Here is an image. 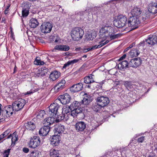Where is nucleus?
Returning <instances> with one entry per match:
<instances>
[{
	"label": "nucleus",
	"instance_id": "f257e3e1",
	"mask_svg": "<svg viewBox=\"0 0 157 157\" xmlns=\"http://www.w3.org/2000/svg\"><path fill=\"white\" fill-rule=\"evenodd\" d=\"M84 31L81 28L75 27L72 30L71 36L72 39L75 41H78L82 38Z\"/></svg>",
	"mask_w": 157,
	"mask_h": 157
},
{
	"label": "nucleus",
	"instance_id": "f03ea898",
	"mask_svg": "<svg viewBox=\"0 0 157 157\" xmlns=\"http://www.w3.org/2000/svg\"><path fill=\"white\" fill-rule=\"evenodd\" d=\"M26 103V101L24 99L19 98L13 103V108L15 111H20L23 108Z\"/></svg>",
	"mask_w": 157,
	"mask_h": 157
},
{
	"label": "nucleus",
	"instance_id": "7ed1b4c3",
	"mask_svg": "<svg viewBox=\"0 0 157 157\" xmlns=\"http://www.w3.org/2000/svg\"><path fill=\"white\" fill-rule=\"evenodd\" d=\"M140 23V21L138 17H132L128 20L127 23V26L131 28L132 30L138 28Z\"/></svg>",
	"mask_w": 157,
	"mask_h": 157
},
{
	"label": "nucleus",
	"instance_id": "20e7f679",
	"mask_svg": "<svg viewBox=\"0 0 157 157\" xmlns=\"http://www.w3.org/2000/svg\"><path fill=\"white\" fill-rule=\"evenodd\" d=\"M146 42L149 44L154 45L157 43V36L155 35L150 36L146 40V41L141 42L138 45V47H143Z\"/></svg>",
	"mask_w": 157,
	"mask_h": 157
},
{
	"label": "nucleus",
	"instance_id": "39448f33",
	"mask_svg": "<svg viewBox=\"0 0 157 157\" xmlns=\"http://www.w3.org/2000/svg\"><path fill=\"white\" fill-rule=\"evenodd\" d=\"M40 140L39 136H34L31 137L29 144V147L31 148H35L40 144Z\"/></svg>",
	"mask_w": 157,
	"mask_h": 157
},
{
	"label": "nucleus",
	"instance_id": "423d86ee",
	"mask_svg": "<svg viewBox=\"0 0 157 157\" xmlns=\"http://www.w3.org/2000/svg\"><path fill=\"white\" fill-rule=\"evenodd\" d=\"M63 105H66L70 103L71 98L70 95L67 93L60 95L57 99Z\"/></svg>",
	"mask_w": 157,
	"mask_h": 157
},
{
	"label": "nucleus",
	"instance_id": "0eeeda50",
	"mask_svg": "<svg viewBox=\"0 0 157 157\" xmlns=\"http://www.w3.org/2000/svg\"><path fill=\"white\" fill-rule=\"evenodd\" d=\"M52 28V25L49 22H44L41 25L40 29L41 32L44 33H49Z\"/></svg>",
	"mask_w": 157,
	"mask_h": 157
},
{
	"label": "nucleus",
	"instance_id": "6e6552de",
	"mask_svg": "<svg viewBox=\"0 0 157 157\" xmlns=\"http://www.w3.org/2000/svg\"><path fill=\"white\" fill-rule=\"evenodd\" d=\"M13 110H14L11 105L5 106L2 110L1 109V115L4 117H10L13 114Z\"/></svg>",
	"mask_w": 157,
	"mask_h": 157
},
{
	"label": "nucleus",
	"instance_id": "1a4fd4ad",
	"mask_svg": "<svg viewBox=\"0 0 157 157\" xmlns=\"http://www.w3.org/2000/svg\"><path fill=\"white\" fill-rule=\"evenodd\" d=\"M60 108L58 104L56 103H52L49 107V113L52 115L55 116L57 114L58 110Z\"/></svg>",
	"mask_w": 157,
	"mask_h": 157
},
{
	"label": "nucleus",
	"instance_id": "9d476101",
	"mask_svg": "<svg viewBox=\"0 0 157 157\" xmlns=\"http://www.w3.org/2000/svg\"><path fill=\"white\" fill-rule=\"evenodd\" d=\"M97 101L101 106L103 107L106 106L109 104V100L108 97L101 96L97 98Z\"/></svg>",
	"mask_w": 157,
	"mask_h": 157
},
{
	"label": "nucleus",
	"instance_id": "9b49d317",
	"mask_svg": "<svg viewBox=\"0 0 157 157\" xmlns=\"http://www.w3.org/2000/svg\"><path fill=\"white\" fill-rule=\"evenodd\" d=\"M66 81L64 80H62L56 84L53 88L54 92L56 93L62 90L65 87Z\"/></svg>",
	"mask_w": 157,
	"mask_h": 157
},
{
	"label": "nucleus",
	"instance_id": "f8f14e48",
	"mask_svg": "<svg viewBox=\"0 0 157 157\" xmlns=\"http://www.w3.org/2000/svg\"><path fill=\"white\" fill-rule=\"evenodd\" d=\"M111 27L109 26H102L100 30V35L103 36V37L106 39L108 36L109 33V29H110Z\"/></svg>",
	"mask_w": 157,
	"mask_h": 157
},
{
	"label": "nucleus",
	"instance_id": "ddd939ff",
	"mask_svg": "<svg viewBox=\"0 0 157 157\" xmlns=\"http://www.w3.org/2000/svg\"><path fill=\"white\" fill-rule=\"evenodd\" d=\"M148 12L153 15L157 13V3L151 2L149 3L147 7Z\"/></svg>",
	"mask_w": 157,
	"mask_h": 157
},
{
	"label": "nucleus",
	"instance_id": "4468645a",
	"mask_svg": "<svg viewBox=\"0 0 157 157\" xmlns=\"http://www.w3.org/2000/svg\"><path fill=\"white\" fill-rule=\"evenodd\" d=\"M142 12V11L140 8L135 6L132 9L130 13L132 17L139 18Z\"/></svg>",
	"mask_w": 157,
	"mask_h": 157
},
{
	"label": "nucleus",
	"instance_id": "2eb2a0df",
	"mask_svg": "<svg viewBox=\"0 0 157 157\" xmlns=\"http://www.w3.org/2000/svg\"><path fill=\"white\" fill-rule=\"evenodd\" d=\"M83 87V84L82 83H78L72 86L70 88V90L72 92L75 93L81 90Z\"/></svg>",
	"mask_w": 157,
	"mask_h": 157
},
{
	"label": "nucleus",
	"instance_id": "dca6fc26",
	"mask_svg": "<svg viewBox=\"0 0 157 157\" xmlns=\"http://www.w3.org/2000/svg\"><path fill=\"white\" fill-rule=\"evenodd\" d=\"M60 141V137L59 135L56 134L53 136L52 139L50 140L51 144L53 146H58Z\"/></svg>",
	"mask_w": 157,
	"mask_h": 157
},
{
	"label": "nucleus",
	"instance_id": "f3484780",
	"mask_svg": "<svg viewBox=\"0 0 157 157\" xmlns=\"http://www.w3.org/2000/svg\"><path fill=\"white\" fill-rule=\"evenodd\" d=\"M86 127V124L82 121L78 122L75 125V128L78 132H82L84 130Z\"/></svg>",
	"mask_w": 157,
	"mask_h": 157
},
{
	"label": "nucleus",
	"instance_id": "a211bd4d",
	"mask_svg": "<svg viewBox=\"0 0 157 157\" xmlns=\"http://www.w3.org/2000/svg\"><path fill=\"white\" fill-rule=\"evenodd\" d=\"M65 130V127L64 125L61 124H58L55 126L54 132L56 134H58L63 133Z\"/></svg>",
	"mask_w": 157,
	"mask_h": 157
},
{
	"label": "nucleus",
	"instance_id": "6ab92c4d",
	"mask_svg": "<svg viewBox=\"0 0 157 157\" xmlns=\"http://www.w3.org/2000/svg\"><path fill=\"white\" fill-rule=\"evenodd\" d=\"M70 49L69 47L67 45H56L52 50L53 52H55L57 50L60 51H67Z\"/></svg>",
	"mask_w": 157,
	"mask_h": 157
},
{
	"label": "nucleus",
	"instance_id": "aec40b11",
	"mask_svg": "<svg viewBox=\"0 0 157 157\" xmlns=\"http://www.w3.org/2000/svg\"><path fill=\"white\" fill-rule=\"evenodd\" d=\"M141 61L140 59L134 58L132 59L129 63L130 67H136L141 64Z\"/></svg>",
	"mask_w": 157,
	"mask_h": 157
},
{
	"label": "nucleus",
	"instance_id": "412c9836",
	"mask_svg": "<svg viewBox=\"0 0 157 157\" xmlns=\"http://www.w3.org/2000/svg\"><path fill=\"white\" fill-rule=\"evenodd\" d=\"M50 130V128L49 126L44 125L39 131V134L42 136H45L49 132Z\"/></svg>",
	"mask_w": 157,
	"mask_h": 157
},
{
	"label": "nucleus",
	"instance_id": "4be33fe9",
	"mask_svg": "<svg viewBox=\"0 0 157 157\" xmlns=\"http://www.w3.org/2000/svg\"><path fill=\"white\" fill-rule=\"evenodd\" d=\"M60 75V73L57 71L52 72L50 75L49 78L52 81L56 80Z\"/></svg>",
	"mask_w": 157,
	"mask_h": 157
},
{
	"label": "nucleus",
	"instance_id": "5701e85b",
	"mask_svg": "<svg viewBox=\"0 0 157 157\" xmlns=\"http://www.w3.org/2000/svg\"><path fill=\"white\" fill-rule=\"evenodd\" d=\"M55 121L53 117H49L45 118L44 121L43 123L44 125L49 126L53 124Z\"/></svg>",
	"mask_w": 157,
	"mask_h": 157
},
{
	"label": "nucleus",
	"instance_id": "b1692460",
	"mask_svg": "<svg viewBox=\"0 0 157 157\" xmlns=\"http://www.w3.org/2000/svg\"><path fill=\"white\" fill-rule=\"evenodd\" d=\"M24 125L26 128L29 130L33 131L36 127L35 124L33 121H30L25 123Z\"/></svg>",
	"mask_w": 157,
	"mask_h": 157
},
{
	"label": "nucleus",
	"instance_id": "393cba45",
	"mask_svg": "<svg viewBox=\"0 0 157 157\" xmlns=\"http://www.w3.org/2000/svg\"><path fill=\"white\" fill-rule=\"evenodd\" d=\"M71 110V116L73 117V118L76 117L77 115L81 113L82 111V109L81 108H79L77 109H70Z\"/></svg>",
	"mask_w": 157,
	"mask_h": 157
},
{
	"label": "nucleus",
	"instance_id": "a878e982",
	"mask_svg": "<svg viewBox=\"0 0 157 157\" xmlns=\"http://www.w3.org/2000/svg\"><path fill=\"white\" fill-rule=\"evenodd\" d=\"M96 34L95 31H91L86 35V37L88 40H92L96 36Z\"/></svg>",
	"mask_w": 157,
	"mask_h": 157
},
{
	"label": "nucleus",
	"instance_id": "bb28decb",
	"mask_svg": "<svg viewBox=\"0 0 157 157\" xmlns=\"http://www.w3.org/2000/svg\"><path fill=\"white\" fill-rule=\"evenodd\" d=\"M109 42V40H107L105 41H104V40H102L99 42V44L98 45H95L93 46L91 48H90L91 50L99 48L103 46L108 43Z\"/></svg>",
	"mask_w": 157,
	"mask_h": 157
},
{
	"label": "nucleus",
	"instance_id": "cd10ccee",
	"mask_svg": "<svg viewBox=\"0 0 157 157\" xmlns=\"http://www.w3.org/2000/svg\"><path fill=\"white\" fill-rule=\"evenodd\" d=\"M94 75L90 74L87 76L85 77L84 78V82L86 84H90L94 82L93 76Z\"/></svg>",
	"mask_w": 157,
	"mask_h": 157
},
{
	"label": "nucleus",
	"instance_id": "c85d7f7f",
	"mask_svg": "<svg viewBox=\"0 0 157 157\" xmlns=\"http://www.w3.org/2000/svg\"><path fill=\"white\" fill-rule=\"evenodd\" d=\"M128 64L129 63L126 60L124 61L118 65V67L120 70H123L128 67Z\"/></svg>",
	"mask_w": 157,
	"mask_h": 157
},
{
	"label": "nucleus",
	"instance_id": "c756f323",
	"mask_svg": "<svg viewBox=\"0 0 157 157\" xmlns=\"http://www.w3.org/2000/svg\"><path fill=\"white\" fill-rule=\"evenodd\" d=\"M29 25L31 28H36L39 25V22L37 20L34 18H31L30 20Z\"/></svg>",
	"mask_w": 157,
	"mask_h": 157
},
{
	"label": "nucleus",
	"instance_id": "7c9ffc66",
	"mask_svg": "<svg viewBox=\"0 0 157 157\" xmlns=\"http://www.w3.org/2000/svg\"><path fill=\"white\" fill-rule=\"evenodd\" d=\"M59 152L58 150L51 149L50 153V157H58L59 155Z\"/></svg>",
	"mask_w": 157,
	"mask_h": 157
},
{
	"label": "nucleus",
	"instance_id": "2f4dec72",
	"mask_svg": "<svg viewBox=\"0 0 157 157\" xmlns=\"http://www.w3.org/2000/svg\"><path fill=\"white\" fill-rule=\"evenodd\" d=\"M11 137L12 141L11 145H12L13 144H14L15 142L18 140L17 136V135L16 134H14V133L12 134V135L11 134H10L8 136L7 138L9 139Z\"/></svg>",
	"mask_w": 157,
	"mask_h": 157
},
{
	"label": "nucleus",
	"instance_id": "473e14b6",
	"mask_svg": "<svg viewBox=\"0 0 157 157\" xmlns=\"http://www.w3.org/2000/svg\"><path fill=\"white\" fill-rule=\"evenodd\" d=\"M114 25L115 26L119 28H123L126 26L124 23L122 22L118 19L114 21Z\"/></svg>",
	"mask_w": 157,
	"mask_h": 157
},
{
	"label": "nucleus",
	"instance_id": "72a5a7b5",
	"mask_svg": "<svg viewBox=\"0 0 157 157\" xmlns=\"http://www.w3.org/2000/svg\"><path fill=\"white\" fill-rule=\"evenodd\" d=\"M140 52L137 49H133L129 52L130 56L132 57H136L140 54Z\"/></svg>",
	"mask_w": 157,
	"mask_h": 157
},
{
	"label": "nucleus",
	"instance_id": "f704fd0d",
	"mask_svg": "<svg viewBox=\"0 0 157 157\" xmlns=\"http://www.w3.org/2000/svg\"><path fill=\"white\" fill-rule=\"evenodd\" d=\"M81 105V102H79L77 101H75L73 103H71L69 106L70 109H77L79 108Z\"/></svg>",
	"mask_w": 157,
	"mask_h": 157
},
{
	"label": "nucleus",
	"instance_id": "c9c22d12",
	"mask_svg": "<svg viewBox=\"0 0 157 157\" xmlns=\"http://www.w3.org/2000/svg\"><path fill=\"white\" fill-rule=\"evenodd\" d=\"M117 19L121 21L122 22L124 23L126 26L127 25V23H126L127 18L125 16L121 14L120 15L117 17Z\"/></svg>",
	"mask_w": 157,
	"mask_h": 157
},
{
	"label": "nucleus",
	"instance_id": "e433bc0d",
	"mask_svg": "<svg viewBox=\"0 0 157 157\" xmlns=\"http://www.w3.org/2000/svg\"><path fill=\"white\" fill-rule=\"evenodd\" d=\"M102 107L99 104H93L92 106V109L96 112H98Z\"/></svg>",
	"mask_w": 157,
	"mask_h": 157
},
{
	"label": "nucleus",
	"instance_id": "4c0bfd02",
	"mask_svg": "<svg viewBox=\"0 0 157 157\" xmlns=\"http://www.w3.org/2000/svg\"><path fill=\"white\" fill-rule=\"evenodd\" d=\"M151 14L149 12H146L145 13L142 15V19L143 21H144L146 19L152 18Z\"/></svg>",
	"mask_w": 157,
	"mask_h": 157
},
{
	"label": "nucleus",
	"instance_id": "58836bf2",
	"mask_svg": "<svg viewBox=\"0 0 157 157\" xmlns=\"http://www.w3.org/2000/svg\"><path fill=\"white\" fill-rule=\"evenodd\" d=\"M108 36L107 37V38L108 37H110V38L111 40H114L117 38L121 36V34H114L113 33H109V35H108Z\"/></svg>",
	"mask_w": 157,
	"mask_h": 157
},
{
	"label": "nucleus",
	"instance_id": "ea45409f",
	"mask_svg": "<svg viewBox=\"0 0 157 157\" xmlns=\"http://www.w3.org/2000/svg\"><path fill=\"white\" fill-rule=\"evenodd\" d=\"M45 114V113L44 110H40L36 115V117L37 119H41L44 118V116Z\"/></svg>",
	"mask_w": 157,
	"mask_h": 157
},
{
	"label": "nucleus",
	"instance_id": "a19ab883",
	"mask_svg": "<svg viewBox=\"0 0 157 157\" xmlns=\"http://www.w3.org/2000/svg\"><path fill=\"white\" fill-rule=\"evenodd\" d=\"M124 85L127 88H131L133 87L132 84L129 81H125L124 83Z\"/></svg>",
	"mask_w": 157,
	"mask_h": 157
},
{
	"label": "nucleus",
	"instance_id": "79ce46f5",
	"mask_svg": "<svg viewBox=\"0 0 157 157\" xmlns=\"http://www.w3.org/2000/svg\"><path fill=\"white\" fill-rule=\"evenodd\" d=\"M52 40L55 43H60L61 42V39L59 37L57 36L54 35L52 37Z\"/></svg>",
	"mask_w": 157,
	"mask_h": 157
},
{
	"label": "nucleus",
	"instance_id": "37998d69",
	"mask_svg": "<svg viewBox=\"0 0 157 157\" xmlns=\"http://www.w3.org/2000/svg\"><path fill=\"white\" fill-rule=\"evenodd\" d=\"M34 64L37 65H42L44 64V61H41L40 59H36L34 61Z\"/></svg>",
	"mask_w": 157,
	"mask_h": 157
},
{
	"label": "nucleus",
	"instance_id": "c03bdc74",
	"mask_svg": "<svg viewBox=\"0 0 157 157\" xmlns=\"http://www.w3.org/2000/svg\"><path fill=\"white\" fill-rule=\"evenodd\" d=\"M70 108H69V106L68 107H66L63 108L62 109V113L64 114H68L70 113Z\"/></svg>",
	"mask_w": 157,
	"mask_h": 157
},
{
	"label": "nucleus",
	"instance_id": "a18cd8bd",
	"mask_svg": "<svg viewBox=\"0 0 157 157\" xmlns=\"http://www.w3.org/2000/svg\"><path fill=\"white\" fill-rule=\"evenodd\" d=\"M64 114L62 113L60 115L58 116L57 119H56V121L57 122H59L61 121L64 120V117H63Z\"/></svg>",
	"mask_w": 157,
	"mask_h": 157
},
{
	"label": "nucleus",
	"instance_id": "49530a36",
	"mask_svg": "<svg viewBox=\"0 0 157 157\" xmlns=\"http://www.w3.org/2000/svg\"><path fill=\"white\" fill-rule=\"evenodd\" d=\"M91 101H90L89 99H87L85 98H83V99L82 100V102H81L82 104H83L85 105H88Z\"/></svg>",
	"mask_w": 157,
	"mask_h": 157
},
{
	"label": "nucleus",
	"instance_id": "de8ad7c7",
	"mask_svg": "<svg viewBox=\"0 0 157 157\" xmlns=\"http://www.w3.org/2000/svg\"><path fill=\"white\" fill-rule=\"evenodd\" d=\"M82 61V58H80L78 59H74L71 60H70L71 65H72L74 63H77L78 62H81Z\"/></svg>",
	"mask_w": 157,
	"mask_h": 157
},
{
	"label": "nucleus",
	"instance_id": "09e8293b",
	"mask_svg": "<svg viewBox=\"0 0 157 157\" xmlns=\"http://www.w3.org/2000/svg\"><path fill=\"white\" fill-rule=\"evenodd\" d=\"M22 16L23 17H26L28 16L29 13V10L26 9H24L22 10Z\"/></svg>",
	"mask_w": 157,
	"mask_h": 157
},
{
	"label": "nucleus",
	"instance_id": "8fccbe9b",
	"mask_svg": "<svg viewBox=\"0 0 157 157\" xmlns=\"http://www.w3.org/2000/svg\"><path fill=\"white\" fill-rule=\"evenodd\" d=\"M86 12V10L84 11H77L75 13V14L76 15H77V16H82L84 15Z\"/></svg>",
	"mask_w": 157,
	"mask_h": 157
},
{
	"label": "nucleus",
	"instance_id": "3c124183",
	"mask_svg": "<svg viewBox=\"0 0 157 157\" xmlns=\"http://www.w3.org/2000/svg\"><path fill=\"white\" fill-rule=\"evenodd\" d=\"M63 117H64V119L65 121H67L69 118L71 117H72V116H71V113H69L68 114H64Z\"/></svg>",
	"mask_w": 157,
	"mask_h": 157
},
{
	"label": "nucleus",
	"instance_id": "603ef678",
	"mask_svg": "<svg viewBox=\"0 0 157 157\" xmlns=\"http://www.w3.org/2000/svg\"><path fill=\"white\" fill-rule=\"evenodd\" d=\"M10 149H8L7 150H5L4 151V153L3 154L4 157H8V156L9 155L10 152Z\"/></svg>",
	"mask_w": 157,
	"mask_h": 157
},
{
	"label": "nucleus",
	"instance_id": "864d4df0",
	"mask_svg": "<svg viewBox=\"0 0 157 157\" xmlns=\"http://www.w3.org/2000/svg\"><path fill=\"white\" fill-rule=\"evenodd\" d=\"M70 65H71L70 60L68 61L67 63L64 64L63 66V68L65 69L67 67H68Z\"/></svg>",
	"mask_w": 157,
	"mask_h": 157
},
{
	"label": "nucleus",
	"instance_id": "5fc2aeb1",
	"mask_svg": "<svg viewBox=\"0 0 157 157\" xmlns=\"http://www.w3.org/2000/svg\"><path fill=\"white\" fill-rule=\"evenodd\" d=\"M10 129H7L6 131L4 132H3L2 134L5 137L10 133Z\"/></svg>",
	"mask_w": 157,
	"mask_h": 157
},
{
	"label": "nucleus",
	"instance_id": "6e6d98bb",
	"mask_svg": "<svg viewBox=\"0 0 157 157\" xmlns=\"http://www.w3.org/2000/svg\"><path fill=\"white\" fill-rule=\"evenodd\" d=\"M144 140V136H141L137 139V141L139 143H142Z\"/></svg>",
	"mask_w": 157,
	"mask_h": 157
},
{
	"label": "nucleus",
	"instance_id": "4d7b16f0",
	"mask_svg": "<svg viewBox=\"0 0 157 157\" xmlns=\"http://www.w3.org/2000/svg\"><path fill=\"white\" fill-rule=\"evenodd\" d=\"M91 96H90V95L87 94V93L85 94V96L84 98H85L87 99H89L90 101H91Z\"/></svg>",
	"mask_w": 157,
	"mask_h": 157
},
{
	"label": "nucleus",
	"instance_id": "13d9d810",
	"mask_svg": "<svg viewBox=\"0 0 157 157\" xmlns=\"http://www.w3.org/2000/svg\"><path fill=\"white\" fill-rule=\"evenodd\" d=\"M29 149L27 147H24L23 148V151L25 153H28L29 151Z\"/></svg>",
	"mask_w": 157,
	"mask_h": 157
},
{
	"label": "nucleus",
	"instance_id": "bf43d9fd",
	"mask_svg": "<svg viewBox=\"0 0 157 157\" xmlns=\"http://www.w3.org/2000/svg\"><path fill=\"white\" fill-rule=\"evenodd\" d=\"M82 50L83 52L86 53L88 51L91 50V49H90V48H88L83 49Z\"/></svg>",
	"mask_w": 157,
	"mask_h": 157
},
{
	"label": "nucleus",
	"instance_id": "052dcab7",
	"mask_svg": "<svg viewBox=\"0 0 157 157\" xmlns=\"http://www.w3.org/2000/svg\"><path fill=\"white\" fill-rule=\"evenodd\" d=\"M33 93V92L31 90L29 91H28L27 92H26L25 93V95L28 94L29 95Z\"/></svg>",
	"mask_w": 157,
	"mask_h": 157
},
{
	"label": "nucleus",
	"instance_id": "680f3d73",
	"mask_svg": "<svg viewBox=\"0 0 157 157\" xmlns=\"http://www.w3.org/2000/svg\"><path fill=\"white\" fill-rule=\"evenodd\" d=\"M126 56L125 54L124 55L122 56H121L119 59V60H121L125 59Z\"/></svg>",
	"mask_w": 157,
	"mask_h": 157
},
{
	"label": "nucleus",
	"instance_id": "e2e57ef3",
	"mask_svg": "<svg viewBox=\"0 0 157 157\" xmlns=\"http://www.w3.org/2000/svg\"><path fill=\"white\" fill-rule=\"evenodd\" d=\"M71 153L74 154L76 151V150L74 148H72L71 150Z\"/></svg>",
	"mask_w": 157,
	"mask_h": 157
},
{
	"label": "nucleus",
	"instance_id": "0e129e2a",
	"mask_svg": "<svg viewBox=\"0 0 157 157\" xmlns=\"http://www.w3.org/2000/svg\"><path fill=\"white\" fill-rule=\"evenodd\" d=\"M4 136L2 134H1L0 135V143L2 142V139L4 138Z\"/></svg>",
	"mask_w": 157,
	"mask_h": 157
},
{
	"label": "nucleus",
	"instance_id": "69168bd1",
	"mask_svg": "<svg viewBox=\"0 0 157 157\" xmlns=\"http://www.w3.org/2000/svg\"><path fill=\"white\" fill-rule=\"evenodd\" d=\"M37 75L38 76H43L44 75V74L43 75V73L42 72H41L40 73H37Z\"/></svg>",
	"mask_w": 157,
	"mask_h": 157
},
{
	"label": "nucleus",
	"instance_id": "338daca9",
	"mask_svg": "<svg viewBox=\"0 0 157 157\" xmlns=\"http://www.w3.org/2000/svg\"><path fill=\"white\" fill-rule=\"evenodd\" d=\"M115 69L111 70L109 71V73H110L111 75H114L116 73V71H115L114 73H112V72L114 70H115Z\"/></svg>",
	"mask_w": 157,
	"mask_h": 157
},
{
	"label": "nucleus",
	"instance_id": "774afa93",
	"mask_svg": "<svg viewBox=\"0 0 157 157\" xmlns=\"http://www.w3.org/2000/svg\"><path fill=\"white\" fill-rule=\"evenodd\" d=\"M9 11L8 10V8H7L6 9L5 11V14H8L9 13Z\"/></svg>",
	"mask_w": 157,
	"mask_h": 157
}]
</instances>
